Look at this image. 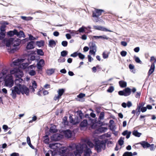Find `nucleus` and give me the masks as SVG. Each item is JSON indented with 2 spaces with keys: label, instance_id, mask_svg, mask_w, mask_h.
I'll return each mask as SVG.
<instances>
[{
  "label": "nucleus",
  "instance_id": "obj_1",
  "mask_svg": "<svg viewBox=\"0 0 156 156\" xmlns=\"http://www.w3.org/2000/svg\"><path fill=\"white\" fill-rule=\"evenodd\" d=\"M94 147L95 149L97 151L98 153L101 152V148L103 146H104L103 148L105 150L106 147V141L104 142L103 140H100L99 139H94Z\"/></svg>",
  "mask_w": 156,
  "mask_h": 156
},
{
  "label": "nucleus",
  "instance_id": "obj_2",
  "mask_svg": "<svg viewBox=\"0 0 156 156\" xmlns=\"http://www.w3.org/2000/svg\"><path fill=\"white\" fill-rule=\"evenodd\" d=\"M15 85L17 86L18 88L20 94L21 93L22 94H26L27 95H28L29 94L30 90L24 85H21L17 83L16 82H15Z\"/></svg>",
  "mask_w": 156,
  "mask_h": 156
},
{
  "label": "nucleus",
  "instance_id": "obj_3",
  "mask_svg": "<svg viewBox=\"0 0 156 156\" xmlns=\"http://www.w3.org/2000/svg\"><path fill=\"white\" fill-rule=\"evenodd\" d=\"M5 85L6 87L9 88L12 87L14 84V81L12 76L7 75L4 80Z\"/></svg>",
  "mask_w": 156,
  "mask_h": 156
},
{
  "label": "nucleus",
  "instance_id": "obj_4",
  "mask_svg": "<svg viewBox=\"0 0 156 156\" xmlns=\"http://www.w3.org/2000/svg\"><path fill=\"white\" fill-rule=\"evenodd\" d=\"M20 44V40L19 39H17L15 40H14V41L12 42V46L14 47V48H12L9 51V53H13L15 51H16L17 50L19 49V48L18 47L19 46Z\"/></svg>",
  "mask_w": 156,
  "mask_h": 156
},
{
  "label": "nucleus",
  "instance_id": "obj_5",
  "mask_svg": "<svg viewBox=\"0 0 156 156\" xmlns=\"http://www.w3.org/2000/svg\"><path fill=\"white\" fill-rule=\"evenodd\" d=\"M10 72L12 74H14L16 77H22L23 75V73L19 68H14L11 70Z\"/></svg>",
  "mask_w": 156,
  "mask_h": 156
},
{
  "label": "nucleus",
  "instance_id": "obj_6",
  "mask_svg": "<svg viewBox=\"0 0 156 156\" xmlns=\"http://www.w3.org/2000/svg\"><path fill=\"white\" fill-rule=\"evenodd\" d=\"M104 12V10L103 9H95V11L92 12V16L94 17L98 18L101 15L102 12Z\"/></svg>",
  "mask_w": 156,
  "mask_h": 156
},
{
  "label": "nucleus",
  "instance_id": "obj_7",
  "mask_svg": "<svg viewBox=\"0 0 156 156\" xmlns=\"http://www.w3.org/2000/svg\"><path fill=\"white\" fill-rule=\"evenodd\" d=\"M14 38L11 37L9 39L5 38L3 40L2 42L5 44L7 47H10L11 45H12V42L14 41Z\"/></svg>",
  "mask_w": 156,
  "mask_h": 156
},
{
  "label": "nucleus",
  "instance_id": "obj_8",
  "mask_svg": "<svg viewBox=\"0 0 156 156\" xmlns=\"http://www.w3.org/2000/svg\"><path fill=\"white\" fill-rule=\"evenodd\" d=\"M14 89L12 90V93L10 95L12 96L13 99H15L16 97V94L20 95V92L18 89V88L16 85L13 87Z\"/></svg>",
  "mask_w": 156,
  "mask_h": 156
},
{
  "label": "nucleus",
  "instance_id": "obj_9",
  "mask_svg": "<svg viewBox=\"0 0 156 156\" xmlns=\"http://www.w3.org/2000/svg\"><path fill=\"white\" fill-rule=\"evenodd\" d=\"M63 135L58 133H56L54 134L51 137V140L54 141H58L62 139Z\"/></svg>",
  "mask_w": 156,
  "mask_h": 156
},
{
  "label": "nucleus",
  "instance_id": "obj_10",
  "mask_svg": "<svg viewBox=\"0 0 156 156\" xmlns=\"http://www.w3.org/2000/svg\"><path fill=\"white\" fill-rule=\"evenodd\" d=\"M9 23L7 22L3 21L1 23V26L0 27V32L5 33V28L6 27V25H8Z\"/></svg>",
  "mask_w": 156,
  "mask_h": 156
},
{
  "label": "nucleus",
  "instance_id": "obj_11",
  "mask_svg": "<svg viewBox=\"0 0 156 156\" xmlns=\"http://www.w3.org/2000/svg\"><path fill=\"white\" fill-rule=\"evenodd\" d=\"M140 144L144 148H147L149 147L151 144L145 141H142L141 142L137 143L136 144Z\"/></svg>",
  "mask_w": 156,
  "mask_h": 156
},
{
  "label": "nucleus",
  "instance_id": "obj_12",
  "mask_svg": "<svg viewBox=\"0 0 156 156\" xmlns=\"http://www.w3.org/2000/svg\"><path fill=\"white\" fill-rule=\"evenodd\" d=\"M63 132L66 137L69 138L72 136L73 133L69 129L64 130Z\"/></svg>",
  "mask_w": 156,
  "mask_h": 156
},
{
  "label": "nucleus",
  "instance_id": "obj_13",
  "mask_svg": "<svg viewBox=\"0 0 156 156\" xmlns=\"http://www.w3.org/2000/svg\"><path fill=\"white\" fill-rule=\"evenodd\" d=\"M34 41H31L28 42L26 46V49L28 50L34 49L35 47L34 46Z\"/></svg>",
  "mask_w": 156,
  "mask_h": 156
},
{
  "label": "nucleus",
  "instance_id": "obj_14",
  "mask_svg": "<svg viewBox=\"0 0 156 156\" xmlns=\"http://www.w3.org/2000/svg\"><path fill=\"white\" fill-rule=\"evenodd\" d=\"M83 155L84 156H90V154L92 153L91 149L86 146V149L83 150Z\"/></svg>",
  "mask_w": 156,
  "mask_h": 156
},
{
  "label": "nucleus",
  "instance_id": "obj_15",
  "mask_svg": "<svg viewBox=\"0 0 156 156\" xmlns=\"http://www.w3.org/2000/svg\"><path fill=\"white\" fill-rule=\"evenodd\" d=\"M16 29H14L12 30H9L7 32V35L8 37H11L14 35H16Z\"/></svg>",
  "mask_w": 156,
  "mask_h": 156
},
{
  "label": "nucleus",
  "instance_id": "obj_16",
  "mask_svg": "<svg viewBox=\"0 0 156 156\" xmlns=\"http://www.w3.org/2000/svg\"><path fill=\"white\" fill-rule=\"evenodd\" d=\"M76 113L77 117L78 118H79V120L80 121L84 117L83 114L81 110H79L77 111L76 112Z\"/></svg>",
  "mask_w": 156,
  "mask_h": 156
},
{
  "label": "nucleus",
  "instance_id": "obj_17",
  "mask_svg": "<svg viewBox=\"0 0 156 156\" xmlns=\"http://www.w3.org/2000/svg\"><path fill=\"white\" fill-rule=\"evenodd\" d=\"M68 148L67 147H61V148L60 149V151L61 153L62 154H65L66 152L68 153V154H70V155L72 154V153H71L68 152Z\"/></svg>",
  "mask_w": 156,
  "mask_h": 156
},
{
  "label": "nucleus",
  "instance_id": "obj_18",
  "mask_svg": "<svg viewBox=\"0 0 156 156\" xmlns=\"http://www.w3.org/2000/svg\"><path fill=\"white\" fill-rule=\"evenodd\" d=\"M155 64L154 63H152L150 68L147 74L148 76H150L154 72L155 69Z\"/></svg>",
  "mask_w": 156,
  "mask_h": 156
},
{
  "label": "nucleus",
  "instance_id": "obj_19",
  "mask_svg": "<svg viewBox=\"0 0 156 156\" xmlns=\"http://www.w3.org/2000/svg\"><path fill=\"white\" fill-rule=\"evenodd\" d=\"M24 61L23 59L22 58H18L13 62V64L15 66H17L19 65Z\"/></svg>",
  "mask_w": 156,
  "mask_h": 156
},
{
  "label": "nucleus",
  "instance_id": "obj_20",
  "mask_svg": "<svg viewBox=\"0 0 156 156\" xmlns=\"http://www.w3.org/2000/svg\"><path fill=\"white\" fill-rule=\"evenodd\" d=\"M16 35L19 38H20L22 37H25L24 33L23 31L20 30L19 32H18L16 30Z\"/></svg>",
  "mask_w": 156,
  "mask_h": 156
},
{
  "label": "nucleus",
  "instance_id": "obj_21",
  "mask_svg": "<svg viewBox=\"0 0 156 156\" xmlns=\"http://www.w3.org/2000/svg\"><path fill=\"white\" fill-rule=\"evenodd\" d=\"M69 118L70 122L73 124V125L77 124L79 123L80 122V120H79L78 119L76 120V122H75V120H74L72 116L71 115H69Z\"/></svg>",
  "mask_w": 156,
  "mask_h": 156
},
{
  "label": "nucleus",
  "instance_id": "obj_22",
  "mask_svg": "<svg viewBox=\"0 0 156 156\" xmlns=\"http://www.w3.org/2000/svg\"><path fill=\"white\" fill-rule=\"evenodd\" d=\"M124 91L125 93L124 96H127L129 95L131 92V90L128 87L126 88L124 90Z\"/></svg>",
  "mask_w": 156,
  "mask_h": 156
},
{
  "label": "nucleus",
  "instance_id": "obj_23",
  "mask_svg": "<svg viewBox=\"0 0 156 156\" xmlns=\"http://www.w3.org/2000/svg\"><path fill=\"white\" fill-rule=\"evenodd\" d=\"M88 122L87 119H84L82 121L80 124V127L84 128L87 126Z\"/></svg>",
  "mask_w": 156,
  "mask_h": 156
},
{
  "label": "nucleus",
  "instance_id": "obj_24",
  "mask_svg": "<svg viewBox=\"0 0 156 156\" xmlns=\"http://www.w3.org/2000/svg\"><path fill=\"white\" fill-rule=\"evenodd\" d=\"M90 50H97V46L94 42H90L89 44Z\"/></svg>",
  "mask_w": 156,
  "mask_h": 156
},
{
  "label": "nucleus",
  "instance_id": "obj_25",
  "mask_svg": "<svg viewBox=\"0 0 156 156\" xmlns=\"http://www.w3.org/2000/svg\"><path fill=\"white\" fill-rule=\"evenodd\" d=\"M44 40H41L36 42V44L37 46L39 48L43 47L44 46Z\"/></svg>",
  "mask_w": 156,
  "mask_h": 156
},
{
  "label": "nucleus",
  "instance_id": "obj_26",
  "mask_svg": "<svg viewBox=\"0 0 156 156\" xmlns=\"http://www.w3.org/2000/svg\"><path fill=\"white\" fill-rule=\"evenodd\" d=\"M48 43V46L52 48L56 45L55 41L53 39H51L49 41Z\"/></svg>",
  "mask_w": 156,
  "mask_h": 156
},
{
  "label": "nucleus",
  "instance_id": "obj_27",
  "mask_svg": "<svg viewBox=\"0 0 156 156\" xmlns=\"http://www.w3.org/2000/svg\"><path fill=\"white\" fill-rule=\"evenodd\" d=\"M119 83L120 86L121 87H125L127 86V83L123 80H120L119 81Z\"/></svg>",
  "mask_w": 156,
  "mask_h": 156
},
{
  "label": "nucleus",
  "instance_id": "obj_28",
  "mask_svg": "<svg viewBox=\"0 0 156 156\" xmlns=\"http://www.w3.org/2000/svg\"><path fill=\"white\" fill-rule=\"evenodd\" d=\"M55 69L51 68L48 69L46 71V73L48 76H50L53 74L55 72Z\"/></svg>",
  "mask_w": 156,
  "mask_h": 156
},
{
  "label": "nucleus",
  "instance_id": "obj_29",
  "mask_svg": "<svg viewBox=\"0 0 156 156\" xmlns=\"http://www.w3.org/2000/svg\"><path fill=\"white\" fill-rule=\"evenodd\" d=\"M27 60L29 62H31L32 61H34L35 60V56L32 54H29L28 56Z\"/></svg>",
  "mask_w": 156,
  "mask_h": 156
},
{
  "label": "nucleus",
  "instance_id": "obj_30",
  "mask_svg": "<svg viewBox=\"0 0 156 156\" xmlns=\"http://www.w3.org/2000/svg\"><path fill=\"white\" fill-rule=\"evenodd\" d=\"M132 134L135 136L137 137H140L141 135V133H139L137 130H134L132 132Z\"/></svg>",
  "mask_w": 156,
  "mask_h": 156
},
{
  "label": "nucleus",
  "instance_id": "obj_31",
  "mask_svg": "<svg viewBox=\"0 0 156 156\" xmlns=\"http://www.w3.org/2000/svg\"><path fill=\"white\" fill-rule=\"evenodd\" d=\"M66 89L64 88L59 89L58 91V95L61 97L63 93L65 92Z\"/></svg>",
  "mask_w": 156,
  "mask_h": 156
},
{
  "label": "nucleus",
  "instance_id": "obj_32",
  "mask_svg": "<svg viewBox=\"0 0 156 156\" xmlns=\"http://www.w3.org/2000/svg\"><path fill=\"white\" fill-rule=\"evenodd\" d=\"M85 142L90 147L93 148L94 147V144L90 140H86Z\"/></svg>",
  "mask_w": 156,
  "mask_h": 156
},
{
  "label": "nucleus",
  "instance_id": "obj_33",
  "mask_svg": "<svg viewBox=\"0 0 156 156\" xmlns=\"http://www.w3.org/2000/svg\"><path fill=\"white\" fill-rule=\"evenodd\" d=\"M36 52L37 54L38 55L42 56L44 55V53L42 49H37Z\"/></svg>",
  "mask_w": 156,
  "mask_h": 156
},
{
  "label": "nucleus",
  "instance_id": "obj_34",
  "mask_svg": "<svg viewBox=\"0 0 156 156\" xmlns=\"http://www.w3.org/2000/svg\"><path fill=\"white\" fill-rule=\"evenodd\" d=\"M124 137H121L118 141V143L119 145L120 146H122L124 143Z\"/></svg>",
  "mask_w": 156,
  "mask_h": 156
},
{
  "label": "nucleus",
  "instance_id": "obj_35",
  "mask_svg": "<svg viewBox=\"0 0 156 156\" xmlns=\"http://www.w3.org/2000/svg\"><path fill=\"white\" fill-rule=\"evenodd\" d=\"M50 153L51 154L52 156H54L56 154L55 152L52 150H50L45 154V156H50Z\"/></svg>",
  "mask_w": 156,
  "mask_h": 156
},
{
  "label": "nucleus",
  "instance_id": "obj_36",
  "mask_svg": "<svg viewBox=\"0 0 156 156\" xmlns=\"http://www.w3.org/2000/svg\"><path fill=\"white\" fill-rule=\"evenodd\" d=\"M67 117L65 116L62 119L63 122L65 125H68L69 122L67 121Z\"/></svg>",
  "mask_w": 156,
  "mask_h": 156
},
{
  "label": "nucleus",
  "instance_id": "obj_37",
  "mask_svg": "<svg viewBox=\"0 0 156 156\" xmlns=\"http://www.w3.org/2000/svg\"><path fill=\"white\" fill-rule=\"evenodd\" d=\"M31 63V62H28L23 63L22 66L23 69H26L27 68L29 64Z\"/></svg>",
  "mask_w": 156,
  "mask_h": 156
},
{
  "label": "nucleus",
  "instance_id": "obj_38",
  "mask_svg": "<svg viewBox=\"0 0 156 156\" xmlns=\"http://www.w3.org/2000/svg\"><path fill=\"white\" fill-rule=\"evenodd\" d=\"M86 118H88L89 119V120L91 121V122L92 123H94V119H92L90 117L89 115L88 114H86L84 116Z\"/></svg>",
  "mask_w": 156,
  "mask_h": 156
},
{
  "label": "nucleus",
  "instance_id": "obj_39",
  "mask_svg": "<svg viewBox=\"0 0 156 156\" xmlns=\"http://www.w3.org/2000/svg\"><path fill=\"white\" fill-rule=\"evenodd\" d=\"M107 129V128L106 127H101L99 128L98 130L101 132H104Z\"/></svg>",
  "mask_w": 156,
  "mask_h": 156
},
{
  "label": "nucleus",
  "instance_id": "obj_40",
  "mask_svg": "<svg viewBox=\"0 0 156 156\" xmlns=\"http://www.w3.org/2000/svg\"><path fill=\"white\" fill-rule=\"evenodd\" d=\"M22 77H16L17 78L16 79L14 80V83H15V82H16L17 83L20 84V83H21L23 80L21 78Z\"/></svg>",
  "mask_w": 156,
  "mask_h": 156
},
{
  "label": "nucleus",
  "instance_id": "obj_41",
  "mask_svg": "<svg viewBox=\"0 0 156 156\" xmlns=\"http://www.w3.org/2000/svg\"><path fill=\"white\" fill-rule=\"evenodd\" d=\"M49 132L51 133H54L57 132V130L54 128L53 127H51L49 130Z\"/></svg>",
  "mask_w": 156,
  "mask_h": 156
},
{
  "label": "nucleus",
  "instance_id": "obj_42",
  "mask_svg": "<svg viewBox=\"0 0 156 156\" xmlns=\"http://www.w3.org/2000/svg\"><path fill=\"white\" fill-rule=\"evenodd\" d=\"M134 58L136 62L140 63V64H142V61L140 60V58L138 57L134 56Z\"/></svg>",
  "mask_w": 156,
  "mask_h": 156
},
{
  "label": "nucleus",
  "instance_id": "obj_43",
  "mask_svg": "<svg viewBox=\"0 0 156 156\" xmlns=\"http://www.w3.org/2000/svg\"><path fill=\"white\" fill-rule=\"evenodd\" d=\"M122 156H133V154L132 152L126 151L124 153Z\"/></svg>",
  "mask_w": 156,
  "mask_h": 156
},
{
  "label": "nucleus",
  "instance_id": "obj_44",
  "mask_svg": "<svg viewBox=\"0 0 156 156\" xmlns=\"http://www.w3.org/2000/svg\"><path fill=\"white\" fill-rule=\"evenodd\" d=\"M114 90V87L113 86H110L107 89V92L110 93H112Z\"/></svg>",
  "mask_w": 156,
  "mask_h": 156
},
{
  "label": "nucleus",
  "instance_id": "obj_45",
  "mask_svg": "<svg viewBox=\"0 0 156 156\" xmlns=\"http://www.w3.org/2000/svg\"><path fill=\"white\" fill-rule=\"evenodd\" d=\"M105 116V113L104 112H101L99 116L98 119L100 120H102L104 119Z\"/></svg>",
  "mask_w": 156,
  "mask_h": 156
},
{
  "label": "nucleus",
  "instance_id": "obj_46",
  "mask_svg": "<svg viewBox=\"0 0 156 156\" xmlns=\"http://www.w3.org/2000/svg\"><path fill=\"white\" fill-rule=\"evenodd\" d=\"M68 53V51L66 50H63L61 52V55L62 56L64 57L66 56L67 55Z\"/></svg>",
  "mask_w": 156,
  "mask_h": 156
},
{
  "label": "nucleus",
  "instance_id": "obj_47",
  "mask_svg": "<svg viewBox=\"0 0 156 156\" xmlns=\"http://www.w3.org/2000/svg\"><path fill=\"white\" fill-rule=\"evenodd\" d=\"M86 28V27L84 26H82V27L80 28L78 30L79 33H83L85 31V29Z\"/></svg>",
  "mask_w": 156,
  "mask_h": 156
},
{
  "label": "nucleus",
  "instance_id": "obj_48",
  "mask_svg": "<svg viewBox=\"0 0 156 156\" xmlns=\"http://www.w3.org/2000/svg\"><path fill=\"white\" fill-rule=\"evenodd\" d=\"M5 36V33L0 32V40H2L4 39Z\"/></svg>",
  "mask_w": 156,
  "mask_h": 156
},
{
  "label": "nucleus",
  "instance_id": "obj_49",
  "mask_svg": "<svg viewBox=\"0 0 156 156\" xmlns=\"http://www.w3.org/2000/svg\"><path fill=\"white\" fill-rule=\"evenodd\" d=\"M40 62H37V69L40 70H42V66L41 65V63H40Z\"/></svg>",
  "mask_w": 156,
  "mask_h": 156
},
{
  "label": "nucleus",
  "instance_id": "obj_50",
  "mask_svg": "<svg viewBox=\"0 0 156 156\" xmlns=\"http://www.w3.org/2000/svg\"><path fill=\"white\" fill-rule=\"evenodd\" d=\"M76 144L74 143L72 144L69 145V147L71 150H74L75 148Z\"/></svg>",
  "mask_w": 156,
  "mask_h": 156
},
{
  "label": "nucleus",
  "instance_id": "obj_51",
  "mask_svg": "<svg viewBox=\"0 0 156 156\" xmlns=\"http://www.w3.org/2000/svg\"><path fill=\"white\" fill-rule=\"evenodd\" d=\"M84 148L82 147V148H80V149H77L75 151L77 152L79 154H82L83 152Z\"/></svg>",
  "mask_w": 156,
  "mask_h": 156
},
{
  "label": "nucleus",
  "instance_id": "obj_52",
  "mask_svg": "<svg viewBox=\"0 0 156 156\" xmlns=\"http://www.w3.org/2000/svg\"><path fill=\"white\" fill-rule=\"evenodd\" d=\"M29 73L31 76H34L36 74V73L35 70L32 69L30 71Z\"/></svg>",
  "mask_w": 156,
  "mask_h": 156
},
{
  "label": "nucleus",
  "instance_id": "obj_53",
  "mask_svg": "<svg viewBox=\"0 0 156 156\" xmlns=\"http://www.w3.org/2000/svg\"><path fill=\"white\" fill-rule=\"evenodd\" d=\"M78 56H79V58L81 59H83L85 57V55L80 52L78 53Z\"/></svg>",
  "mask_w": 156,
  "mask_h": 156
},
{
  "label": "nucleus",
  "instance_id": "obj_54",
  "mask_svg": "<svg viewBox=\"0 0 156 156\" xmlns=\"http://www.w3.org/2000/svg\"><path fill=\"white\" fill-rule=\"evenodd\" d=\"M28 35L29 36V40L30 41H33L36 39L31 34H28Z\"/></svg>",
  "mask_w": 156,
  "mask_h": 156
},
{
  "label": "nucleus",
  "instance_id": "obj_55",
  "mask_svg": "<svg viewBox=\"0 0 156 156\" xmlns=\"http://www.w3.org/2000/svg\"><path fill=\"white\" fill-rule=\"evenodd\" d=\"M96 51L97 50H90L89 53L91 55H93L94 56L95 55V53Z\"/></svg>",
  "mask_w": 156,
  "mask_h": 156
},
{
  "label": "nucleus",
  "instance_id": "obj_56",
  "mask_svg": "<svg viewBox=\"0 0 156 156\" xmlns=\"http://www.w3.org/2000/svg\"><path fill=\"white\" fill-rule=\"evenodd\" d=\"M85 96V94L83 93H80L77 96V97L79 98H82Z\"/></svg>",
  "mask_w": 156,
  "mask_h": 156
},
{
  "label": "nucleus",
  "instance_id": "obj_57",
  "mask_svg": "<svg viewBox=\"0 0 156 156\" xmlns=\"http://www.w3.org/2000/svg\"><path fill=\"white\" fill-rule=\"evenodd\" d=\"M62 45L64 47H66L68 45V42L67 41H62L61 43Z\"/></svg>",
  "mask_w": 156,
  "mask_h": 156
},
{
  "label": "nucleus",
  "instance_id": "obj_58",
  "mask_svg": "<svg viewBox=\"0 0 156 156\" xmlns=\"http://www.w3.org/2000/svg\"><path fill=\"white\" fill-rule=\"evenodd\" d=\"M103 57L104 59L107 58L108 57V54L106 53L105 52H104L102 53Z\"/></svg>",
  "mask_w": 156,
  "mask_h": 156
},
{
  "label": "nucleus",
  "instance_id": "obj_59",
  "mask_svg": "<svg viewBox=\"0 0 156 156\" xmlns=\"http://www.w3.org/2000/svg\"><path fill=\"white\" fill-rule=\"evenodd\" d=\"M127 52L125 51H122L120 52V55L122 57L125 56L127 55Z\"/></svg>",
  "mask_w": 156,
  "mask_h": 156
},
{
  "label": "nucleus",
  "instance_id": "obj_60",
  "mask_svg": "<svg viewBox=\"0 0 156 156\" xmlns=\"http://www.w3.org/2000/svg\"><path fill=\"white\" fill-rule=\"evenodd\" d=\"M78 52H75L73 53V54H71L70 55V56L73 57H76L77 56H78Z\"/></svg>",
  "mask_w": 156,
  "mask_h": 156
},
{
  "label": "nucleus",
  "instance_id": "obj_61",
  "mask_svg": "<svg viewBox=\"0 0 156 156\" xmlns=\"http://www.w3.org/2000/svg\"><path fill=\"white\" fill-rule=\"evenodd\" d=\"M140 107H137V108L136 109V115H137V116H138L139 115V114L140 112H141L140 111Z\"/></svg>",
  "mask_w": 156,
  "mask_h": 156
},
{
  "label": "nucleus",
  "instance_id": "obj_62",
  "mask_svg": "<svg viewBox=\"0 0 156 156\" xmlns=\"http://www.w3.org/2000/svg\"><path fill=\"white\" fill-rule=\"evenodd\" d=\"M102 27L101 26H94V28L95 29L101 30L102 29Z\"/></svg>",
  "mask_w": 156,
  "mask_h": 156
},
{
  "label": "nucleus",
  "instance_id": "obj_63",
  "mask_svg": "<svg viewBox=\"0 0 156 156\" xmlns=\"http://www.w3.org/2000/svg\"><path fill=\"white\" fill-rule=\"evenodd\" d=\"M140 109V111L142 112H145L147 110V108H146V107H144L141 108Z\"/></svg>",
  "mask_w": 156,
  "mask_h": 156
},
{
  "label": "nucleus",
  "instance_id": "obj_64",
  "mask_svg": "<svg viewBox=\"0 0 156 156\" xmlns=\"http://www.w3.org/2000/svg\"><path fill=\"white\" fill-rule=\"evenodd\" d=\"M2 128L4 129V132H6L9 128L8 126L6 125H4L2 126Z\"/></svg>",
  "mask_w": 156,
  "mask_h": 156
}]
</instances>
